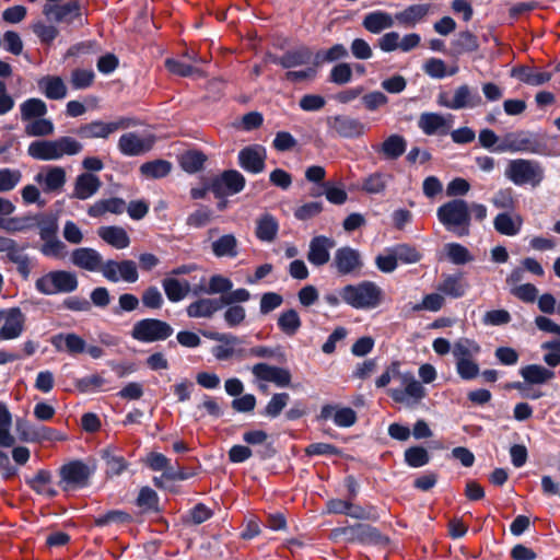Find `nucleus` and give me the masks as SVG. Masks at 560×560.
I'll list each match as a JSON object with an SVG mask.
<instances>
[{
    "label": "nucleus",
    "instance_id": "1",
    "mask_svg": "<svg viewBox=\"0 0 560 560\" xmlns=\"http://www.w3.org/2000/svg\"><path fill=\"white\" fill-rule=\"evenodd\" d=\"M343 303L354 310L371 311L382 304L383 289L373 281L346 284L339 290Z\"/></svg>",
    "mask_w": 560,
    "mask_h": 560
},
{
    "label": "nucleus",
    "instance_id": "2",
    "mask_svg": "<svg viewBox=\"0 0 560 560\" xmlns=\"http://www.w3.org/2000/svg\"><path fill=\"white\" fill-rule=\"evenodd\" d=\"M436 217L441 224L458 237L470 233L469 205L460 198L452 199L436 210Z\"/></svg>",
    "mask_w": 560,
    "mask_h": 560
},
{
    "label": "nucleus",
    "instance_id": "3",
    "mask_svg": "<svg viewBox=\"0 0 560 560\" xmlns=\"http://www.w3.org/2000/svg\"><path fill=\"white\" fill-rule=\"evenodd\" d=\"M504 176L515 186L536 188L545 179V167L537 160L513 159L508 162Z\"/></svg>",
    "mask_w": 560,
    "mask_h": 560
},
{
    "label": "nucleus",
    "instance_id": "4",
    "mask_svg": "<svg viewBox=\"0 0 560 560\" xmlns=\"http://www.w3.org/2000/svg\"><path fill=\"white\" fill-rule=\"evenodd\" d=\"M79 281L74 272L52 270L44 273L35 281V289L44 295L72 293L78 289Z\"/></svg>",
    "mask_w": 560,
    "mask_h": 560
},
{
    "label": "nucleus",
    "instance_id": "5",
    "mask_svg": "<svg viewBox=\"0 0 560 560\" xmlns=\"http://www.w3.org/2000/svg\"><path fill=\"white\" fill-rule=\"evenodd\" d=\"M332 535L342 537L347 542L360 545L383 546L388 542V538L382 535L376 527L365 523L335 528Z\"/></svg>",
    "mask_w": 560,
    "mask_h": 560
},
{
    "label": "nucleus",
    "instance_id": "6",
    "mask_svg": "<svg viewBox=\"0 0 560 560\" xmlns=\"http://www.w3.org/2000/svg\"><path fill=\"white\" fill-rule=\"evenodd\" d=\"M174 332L173 327L164 320L143 318L136 322L131 329V337L143 343L164 341Z\"/></svg>",
    "mask_w": 560,
    "mask_h": 560
},
{
    "label": "nucleus",
    "instance_id": "7",
    "mask_svg": "<svg viewBox=\"0 0 560 560\" xmlns=\"http://www.w3.org/2000/svg\"><path fill=\"white\" fill-rule=\"evenodd\" d=\"M498 153H530L540 152V144L533 133L525 130L506 132L495 147Z\"/></svg>",
    "mask_w": 560,
    "mask_h": 560
},
{
    "label": "nucleus",
    "instance_id": "8",
    "mask_svg": "<svg viewBox=\"0 0 560 560\" xmlns=\"http://www.w3.org/2000/svg\"><path fill=\"white\" fill-rule=\"evenodd\" d=\"M92 470L81 460H73L61 466L59 486L63 491H74L89 485Z\"/></svg>",
    "mask_w": 560,
    "mask_h": 560
},
{
    "label": "nucleus",
    "instance_id": "9",
    "mask_svg": "<svg viewBox=\"0 0 560 560\" xmlns=\"http://www.w3.org/2000/svg\"><path fill=\"white\" fill-rule=\"evenodd\" d=\"M246 184L244 175L236 170H226L213 177L209 184V190L215 198L223 199L241 192Z\"/></svg>",
    "mask_w": 560,
    "mask_h": 560
},
{
    "label": "nucleus",
    "instance_id": "10",
    "mask_svg": "<svg viewBox=\"0 0 560 560\" xmlns=\"http://www.w3.org/2000/svg\"><path fill=\"white\" fill-rule=\"evenodd\" d=\"M404 388L389 389V396L396 401L406 404L407 406L418 405L425 396L427 390L423 385L417 381L411 372L400 375Z\"/></svg>",
    "mask_w": 560,
    "mask_h": 560
},
{
    "label": "nucleus",
    "instance_id": "11",
    "mask_svg": "<svg viewBox=\"0 0 560 560\" xmlns=\"http://www.w3.org/2000/svg\"><path fill=\"white\" fill-rule=\"evenodd\" d=\"M132 125L133 120L127 117H121L118 120L109 122L93 120L81 125L77 130V135L82 139H107L115 131L129 128Z\"/></svg>",
    "mask_w": 560,
    "mask_h": 560
},
{
    "label": "nucleus",
    "instance_id": "12",
    "mask_svg": "<svg viewBox=\"0 0 560 560\" xmlns=\"http://www.w3.org/2000/svg\"><path fill=\"white\" fill-rule=\"evenodd\" d=\"M0 340L8 341L20 338L26 324V315L20 307L0 308Z\"/></svg>",
    "mask_w": 560,
    "mask_h": 560
},
{
    "label": "nucleus",
    "instance_id": "13",
    "mask_svg": "<svg viewBox=\"0 0 560 560\" xmlns=\"http://www.w3.org/2000/svg\"><path fill=\"white\" fill-rule=\"evenodd\" d=\"M454 125L452 114H441L436 112H423L420 114L417 126L423 135L432 137H445L450 133Z\"/></svg>",
    "mask_w": 560,
    "mask_h": 560
},
{
    "label": "nucleus",
    "instance_id": "14",
    "mask_svg": "<svg viewBox=\"0 0 560 560\" xmlns=\"http://www.w3.org/2000/svg\"><path fill=\"white\" fill-rule=\"evenodd\" d=\"M101 273L106 280L114 283L119 281L135 283L139 279L137 264L131 259L120 261L108 259L104 261Z\"/></svg>",
    "mask_w": 560,
    "mask_h": 560
},
{
    "label": "nucleus",
    "instance_id": "15",
    "mask_svg": "<svg viewBox=\"0 0 560 560\" xmlns=\"http://www.w3.org/2000/svg\"><path fill=\"white\" fill-rule=\"evenodd\" d=\"M363 265L361 253L350 246H342L336 249L331 262V267L340 276L359 273Z\"/></svg>",
    "mask_w": 560,
    "mask_h": 560
},
{
    "label": "nucleus",
    "instance_id": "16",
    "mask_svg": "<svg viewBox=\"0 0 560 560\" xmlns=\"http://www.w3.org/2000/svg\"><path fill=\"white\" fill-rule=\"evenodd\" d=\"M267 151L261 144L246 145L240 150L237 162L249 174H260L266 168Z\"/></svg>",
    "mask_w": 560,
    "mask_h": 560
},
{
    "label": "nucleus",
    "instance_id": "17",
    "mask_svg": "<svg viewBox=\"0 0 560 560\" xmlns=\"http://www.w3.org/2000/svg\"><path fill=\"white\" fill-rule=\"evenodd\" d=\"M43 14L48 21L60 24H72L77 20L81 22L80 5L77 1H69L62 4L46 3L43 7Z\"/></svg>",
    "mask_w": 560,
    "mask_h": 560
},
{
    "label": "nucleus",
    "instance_id": "18",
    "mask_svg": "<svg viewBox=\"0 0 560 560\" xmlns=\"http://www.w3.org/2000/svg\"><path fill=\"white\" fill-rule=\"evenodd\" d=\"M252 374L255 381L270 382L281 388L288 387L292 378L288 369L269 365L262 362L252 366Z\"/></svg>",
    "mask_w": 560,
    "mask_h": 560
},
{
    "label": "nucleus",
    "instance_id": "19",
    "mask_svg": "<svg viewBox=\"0 0 560 560\" xmlns=\"http://www.w3.org/2000/svg\"><path fill=\"white\" fill-rule=\"evenodd\" d=\"M154 144L152 136H140L137 132H127L120 136L118 149L126 156H138L149 152Z\"/></svg>",
    "mask_w": 560,
    "mask_h": 560
},
{
    "label": "nucleus",
    "instance_id": "20",
    "mask_svg": "<svg viewBox=\"0 0 560 560\" xmlns=\"http://www.w3.org/2000/svg\"><path fill=\"white\" fill-rule=\"evenodd\" d=\"M328 127L339 137L352 139L364 135L365 126L358 118L337 115L327 119Z\"/></svg>",
    "mask_w": 560,
    "mask_h": 560
},
{
    "label": "nucleus",
    "instance_id": "21",
    "mask_svg": "<svg viewBox=\"0 0 560 560\" xmlns=\"http://www.w3.org/2000/svg\"><path fill=\"white\" fill-rule=\"evenodd\" d=\"M45 194L59 192L66 184V171L61 166H46L34 176Z\"/></svg>",
    "mask_w": 560,
    "mask_h": 560
},
{
    "label": "nucleus",
    "instance_id": "22",
    "mask_svg": "<svg viewBox=\"0 0 560 560\" xmlns=\"http://www.w3.org/2000/svg\"><path fill=\"white\" fill-rule=\"evenodd\" d=\"M335 241L325 235L314 236L308 245L307 260L315 267H322L330 260V250Z\"/></svg>",
    "mask_w": 560,
    "mask_h": 560
},
{
    "label": "nucleus",
    "instance_id": "23",
    "mask_svg": "<svg viewBox=\"0 0 560 560\" xmlns=\"http://www.w3.org/2000/svg\"><path fill=\"white\" fill-rule=\"evenodd\" d=\"M70 260L73 266L90 272H101L104 264L103 256L92 247L73 249Z\"/></svg>",
    "mask_w": 560,
    "mask_h": 560
},
{
    "label": "nucleus",
    "instance_id": "24",
    "mask_svg": "<svg viewBox=\"0 0 560 560\" xmlns=\"http://www.w3.org/2000/svg\"><path fill=\"white\" fill-rule=\"evenodd\" d=\"M372 149L385 161L398 160L407 150V140L404 136L392 133L382 143L372 145Z\"/></svg>",
    "mask_w": 560,
    "mask_h": 560
},
{
    "label": "nucleus",
    "instance_id": "25",
    "mask_svg": "<svg viewBox=\"0 0 560 560\" xmlns=\"http://www.w3.org/2000/svg\"><path fill=\"white\" fill-rule=\"evenodd\" d=\"M482 104V98L478 92L467 84L459 85L453 94L446 108L458 110L463 108H475Z\"/></svg>",
    "mask_w": 560,
    "mask_h": 560
},
{
    "label": "nucleus",
    "instance_id": "26",
    "mask_svg": "<svg viewBox=\"0 0 560 560\" xmlns=\"http://www.w3.org/2000/svg\"><path fill=\"white\" fill-rule=\"evenodd\" d=\"M222 308L223 306L220 298H201L190 303L186 307V313L190 318H211Z\"/></svg>",
    "mask_w": 560,
    "mask_h": 560
},
{
    "label": "nucleus",
    "instance_id": "27",
    "mask_svg": "<svg viewBox=\"0 0 560 560\" xmlns=\"http://www.w3.org/2000/svg\"><path fill=\"white\" fill-rule=\"evenodd\" d=\"M39 92L48 100L60 101L67 96V85L58 75H44L37 81Z\"/></svg>",
    "mask_w": 560,
    "mask_h": 560
},
{
    "label": "nucleus",
    "instance_id": "28",
    "mask_svg": "<svg viewBox=\"0 0 560 560\" xmlns=\"http://www.w3.org/2000/svg\"><path fill=\"white\" fill-rule=\"evenodd\" d=\"M102 186L100 178L92 173H82L77 176L72 197L86 200L94 196Z\"/></svg>",
    "mask_w": 560,
    "mask_h": 560
},
{
    "label": "nucleus",
    "instance_id": "29",
    "mask_svg": "<svg viewBox=\"0 0 560 560\" xmlns=\"http://www.w3.org/2000/svg\"><path fill=\"white\" fill-rule=\"evenodd\" d=\"M312 51L305 46L298 47L285 51L282 56H275L271 61L281 66L284 69H291L299 66H304L311 62Z\"/></svg>",
    "mask_w": 560,
    "mask_h": 560
},
{
    "label": "nucleus",
    "instance_id": "30",
    "mask_svg": "<svg viewBox=\"0 0 560 560\" xmlns=\"http://www.w3.org/2000/svg\"><path fill=\"white\" fill-rule=\"evenodd\" d=\"M51 345L58 351H67L71 355L85 352V340L74 332L58 334L51 338Z\"/></svg>",
    "mask_w": 560,
    "mask_h": 560
},
{
    "label": "nucleus",
    "instance_id": "31",
    "mask_svg": "<svg viewBox=\"0 0 560 560\" xmlns=\"http://www.w3.org/2000/svg\"><path fill=\"white\" fill-rule=\"evenodd\" d=\"M395 25V15L382 10H375L364 15L362 26L372 34H381Z\"/></svg>",
    "mask_w": 560,
    "mask_h": 560
},
{
    "label": "nucleus",
    "instance_id": "32",
    "mask_svg": "<svg viewBox=\"0 0 560 560\" xmlns=\"http://www.w3.org/2000/svg\"><path fill=\"white\" fill-rule=\"evenodd\" d=\"M202 335L210 340L226 343L228 350L232 352V358L244 359L247 357V349L243 348L245 342L243 337L218 331H203Z\"/></svg>",
    "mask_w": 560,
    "mask_h": 560
},
{
    "label": "nucleus",
    "instance_id": "33",
    "mask_svg": "<svg viewBox=\"0 0 560 560\" xmlns=\"http://www.w3.org/2000/svg\"><path fill=\"white\" fill-rule=\"evenodd\" d=\"M8 260L15 265L18 273L23 280H27L32 273V270L37 265V259L31 257L24 247L16 245L14 249L7 257Z\"/></svg>",
    "mask_w": 560,
    "mask_h": 560
},
{
    "label": "nucleus",
    "instance_id": "34",
    "mask_svg": "<svg viewBox=\"0 0 560 560\" xmlns=\"http://www.w3.org/2000/svg\"><path fill=\"white\" fill-rule=\"evenodd\" d=\"M279 231V222L277 218L268 212L261 214L256 220V237L266 243H271L276 240Z\"/></svg>",
    "mask_w": 560,
    "mask_h": 560
},
{
    "label": "nucleus",
    "instance_id": "35",
    "mask_svg": "<svg viewBox=\"0 0 560 560\" xmlns=\"http://www.w3.org/2000/svg\"><path fill=\"white\" fill-rule=\"evenodd\" d=\"M268 434L262 430H252L243 434V441L249 445H260L256 451V455L260 459H268L275 456L276 450L271 443L267 442Z\"/></svg>",
    "mask_w": 560,
    "mask_h": 560
},
{
    "label": "nucleus",
    "instance_id": "36",
    "mask_svg": "<svg viewBox=\"0 0 560 560\" xmlns=\"http://www.w3.org/2000/svg\"><path fill=\"white\" fill-rule=\"evenodd\" d=\"M430 4L420 3L408 5L402 11L395 13V22L402 26H415L429 13Z\"/></svg>",
    "mask_w": 560,
    "mask_h": 560
},
{
    "label": "nucleus",
    "instance_id": "37",
    "mask_svg": "<svg viewBox=\"0 0 560 560\" xmlns=\"http://www.w3.org/2000/svg\"><path fill=\"white\" fill-rule=\"evenodd\" d=\"M523 225V219L518 214L501 212L493 220L494 230L506 236H515L520 233Z\"/></svg>",
    "mask_w": 560,
    "mask_h": 560
},
{
    "label": "nucleus",
    "instance_id": "38",
    "mask_svg": "<svg viewBox=\"0 0 560 560\" xmlns=\"http://www.w3.org/2000/svg\"><path fill=\"white\" fill-rule=\"evenodd\" d=\"M162 288L166 298L172 303L184 300L190 292V284L187 280H178L174 277H166L162 280Z\"/></svg>",
    "mask_w": 560,
    "mask_h": 560
},
{
    "label": "nucleus",
    "instance_id": "39",
    "mask_svg": "<svg viewBox=\"0 0 560 560\" xmlns=\"http://www.w3.org/2000/svg\"><path fill=\"white\" fill-rule=\"evenodd\" d=\"M126 209V202L121 198H108V199H101L94 202L92 206L88 209V214L91 218H100L103 214L109 212L114 214H120Z\"/></svg>",
    "mask_w": 560,
    "mask_h": 560
},
{
    "label": "nucleus",
    "instance_id": "40",
    "mask_svg": "<svg viewBox=\"0 0 560 560\" xmlns=\"http://www.w3.org/2000/svg\"><path fill=\"white\" fill-rule=\"evenodd\" d=\"M97 234L104 242L117 249L127 248L130 244L127 232L120 226H102Z\"/></svg>",
    "mask_w": 560,
    "mask_h": 560
},
{
    "label": "nucleus",
    "instance_id": "41",
    "mask_svg": "<svg viewBox=\"0 0 560 560\" xmlns=\"http://www.w3.org/2000/svg\"><path fill=\"white\" fill-rule=\"evenodd\" d=\"M523 380L532 385L545 384L555 377V372L539 364H529L520 370Z\"/></svg>",
    "mask_w": 560,
    "mask_h": 560
},
{
    "label": "nucleus",
    "instance_id": "42",
    "mask_svg": "<svg viewBox=\"0 0 560 560\" xmlns=\"http://www.w3.org/2000/svg\"><path fill=\"white\" fill-rule=\"evenodd\" d=\"M468 284L463 281L460 275H448L438 285V290L453 299H458L465 295Z\"/></svg>",
    "mask_w": 560,
    "mask_h": 560
},
{
    "label": "nucleus",
    "instance_id": "43",
    "mask_svg": "<svg viewBox=\"0 0 560 560\" xmlns=\"http://www.w3.org/2000/svg\"><path fill=\"white\" fill-rule=\"evenodd\" d=\"M238 242L233 234H224L214 242H212V253L215 257L234 258L237 256Z\"/></svg>",
    "mask_w": 560,
    "mask_h": 560
},
{
    "label": "nucleus",
    "instance_id": "44",
    "mask_svg": "<svg viewBox=\"0 0 560 560\" xmlns=\"http://www.w3.org/2000/svg\"><path fill=\"white\" fill-rule=\"evenodd\" d=\"M27 154L38 161H57L54 140H35L30 143Z\"/></svg>",
    "mask_w": 560,
    "mask_h": 560
},
{
    "label": "nucleus",
    "instance_id": "45",
    "mask_svg": "<svg viewBox=\"0 0 560 560\" xmlns=\"http://www.w3.org/2000/svg\"><path fill=\"white\" fill-rule=\"evenodd\" d=\"M46 103L36 97L28 98L20 105L22 121H30L35 118L44 117L47 114Z\"/></svg>",
    "mask_w": 560,
    "mask_h": 560
},
{
    "label": "nucleus",
    "instance_id": "46",
    "mask_svg": "<svg viewBox=\"0 0 560 560\" xmlns=\"http://www.w3.org/2000/svg\"><path fill=\"white\" fill-rule=\"evenodd\" d=\"M233 288V282L231 279L221 276V275H213L209 279V283L207 288L202 287H196L194 289V294L197 295L200 292L207 293V294H221L225 295L229 293V291Z\"/></svg>",
    "mask_w": 560,
    "mask_h": 560
},
{
    "label": "nucleus",
    "instance_id": "47",
    "mask_svg": "<svg viewBox=\"0 0 560 560\" xmlns=\"http://www.w3.org/2000/svg\"><path fill=\"white\" fill-rule=\"evenodd\" d=\"M277 325L284 335L291 337L299 331L302 322L299 313L295 310L290 308L280 313Z\"/></svg>",
    "mask_w": 560,
    "mask_h": 560
},
{
    "label": "nucleus",
    "instance_id": "48",
    "mask_svg": "<svg viewBox=\"0 0 560 560\" xmlns=\"http://www.w3.org/2000/svg\"><path fill=\"white\" fill-rule=\"evenodd\" d=\"M54 145L57 161L61 160L66 155L71 156L79 154L83 150V144L70 136L54 139Z\"/></svg>",
    "mask_w": 560,
    "mask_h": 560
},
{
    "label": "nucleus",
    "instance_id": "49",
    "mask_svg": "<svg viewBox=\"0 0 560 560\" xmlns=\"http://www.w3.org/2000/svg\"><path fill=\"white\" fill-rule=\"evenodd\" d=\"M480 350V346L475 340L462 338L454 343L452 353L455 361H459L475 358Z\"/></svg>",
    "mask_w": 560,
    "mask_h": 560
},
{
    "label": "nucleus",
    "instance_id": "50",
    "mask_svg": "<svg viewBox=\"0 0 560 560\" xmlns=\"http://www.w3.org/2000/svg\"><path fill=\"white\" fill-rule=\"evenodd\" d=\"M452 47L455 54L462 55L476 51L479 47V43L476 35L469 31H464L459 32L453 39Z\"/></svg>",
    "mask_w": 560,
    "mask_h": 560
},
{
    "label": "nucleus",
    "instance_id": "51",
    "mask_svg": "<svg viewBox=\"0 0 560 560\" xmlns=\"http://www.w3.org/2000/svg\"><path fill=\"white\" fill-rule=\"evenodd\" d=\"M172 171V163L166 160L145 162L140 166V172L148 178H163Z\"/></svg>",
    "mask_w": 560,
    "mask_h": 560
},
{
    "label": "nucleus",
    "instance_id": "52",
    "mask_svg": "<svg viewBox=\"0 0 560 560\" xmlns=\"http://www.w3.org/2000/svg\"><path fill=\"white\" fill-rule=\"evenodd\" d=\"M444 249L447 259L454 265H465L474 260L468 248L459 243H447Z\"/></svg>",
    "mask_w": 560,
    "mask_h": 560
},
{
    "label": "nucleus",
    "instance_id": "53",
    "mask_svg": "<svg viewBox=\"0 0 560 560\" xmlns=\"http://www.w3.org/2000/svg\"><path fill=\"white\" fill-rule=\"evenodd\" d=\"M35 219V226L42 241L58 236V221L52 215H38Z\"/></svg>",
    "mask_w": 560,
    "mask_h": 560
},
{
    "label": "nucleus",
    "instance_id": "54",
    "mask_svg": "<svg viewBox=\"0 0 560 560\" xmlns=\"http://www.w3.org/2000/svg\"><path fill=\"white\" fill-rule=\"evenodd\" d=\"M26 122L25 133L28 137H47L55 131L52 121L44 117L35 118Z\"/></svg>",
    "mask_w": 560,
    "mask_h": 560
},
{
    "label": "nucleus",
    "instance_id": "55",
    "mask_svg": "<svg viewBox=\"0 0 560 560\" xmlns=\"http://www.w3.org/2000/svg\"><path fill=\"white\" fill-rule=\"evenodd\" d=\"M39 252L49 258L62 259L67 256V245L57 236L43 241Z\"/></svg>",
    "mask_w": 560,
    "mask_h": 560
},
{
    "label": "nucleus",
    "instance_id": "56",
    "mask_svg": "<svg viewBox=\"0 0 560 560\" xmlns=\"http://www.w3.org/2000/svg\"><path fill=\"white\" fill-rule=\"evenodd\" d=\"M34 226L35 219L33 217H13L0 220V229L10 233L26 231Z\"/></svg>",
    "mask_w": 560,
    "mask_h": 560
},
{
    "label": "nucleus",
    "instance_id": "57",
    "mask_svg": "<svg viewBox=\"0 0 560 560\" xmlns=\"http://www.w3.org/2000/svg\"><path fill=\"white\" fill-rule=\"evenodd\" d=\"M512 75L526 84L535 86L541 85L551 79V74L549 72H535L525 67L514 69Z\"/></svg>",
    "mask_w": 560,
    "mask_h": 560
},
{
    "label": "nucleus",
    "instance_id": "58",
    "mask_svg": "<svg viewBox=\"0 0 560 560\" xmlns=\"http://www.w3.org/2000/svg\"><path fill=\"white\" fill-rule=\"evenodd\" d=\"M206 160V155L199 151H187L182 154L179 164L185 172L194 174L203 167Z\"/></svg>",
    "mask_w": 560,
    "mask_h": 560
},
{
    "label": "nucleus",
    "instance_id": "59",
    "mask_svg": "<svg viewBox=\"0 0 560 560\" xmlns=\"http://www.w3.org/2000/svg\"><path fill=\"white\" fill-rule=\"evenodd\" d=\"M392 178L390 175L375 172L369 175L362 184V189L368 194H381L386 189L388 180Z\"/></svg>",
    "mask_w": 560,
    "mask_h": 560
},
{
    "label": "nucleus",
    "instance_id": "60",
    "mask_svg": "<svg viewBox=\"0 0 560 560\" xmlns=\"http://www.w3.org/2000/svg\"><path fill=\"white\" fill-rule=\"evenodd\" d=\"M223 320L229 328H235L243 325L246 320V310L240 304L225 305Z\"/></svg>",
    "mask_w": 560,
    "mask_h": 560
},
{
    "label": "nucleus",
    "instance_id": "61",
    "mask_svg": "<svg viewBox=\"0 0 560 560\" xmlns=\"http://www.w3.org/2000/svg\"><path fill=\"white\" fill-rule=\"evenodd\" d=\"M22 172L18 168H0V194L13 190L22 179Z\"/></svg>",
    "mask_w": 560,
    "mask_h": 560
},
{
    "label": "nucleus",
    "instance_id": "62",
    "mask_svg": "<svg viewBox=\"0 0 560 560\" xmlns=\"http://www.w3.org/2000/svg\"><path fill=\"white\" fill-rule=\"evenodd\" d=\"M405 462L412 468L423 467L430 462V455L424 447L412 446L405 451Z\"/></svg>",
    "mask_w": 560,
    "mask_h": 560
},
{
    "label": "nucleus",
    "instance_id": "63",
    "mask_svg": "<svg viewBox=\"0 0 560 560\" xmlns=\"http://www.w3.org/2000/svg\"><path fill=\"white\" fill-rule=\"evenodd\" d=\"M137 505L145 512H156L159 510L158 493L150 487L140 489Z\"/></svg>",
    "mask_w": 560,
    "mask_h": 560
},
{
    "label": "nucleus",
    "instance_id": "64",
    "mask_svg": "<svg viewBox=\"0 0 560 560\" xmlns=\"http://www.w3.org/2000/svg\"><path fill=\"white\" fill-rule=\"evenodd\" d=\"M540 348L547 351L542 359L549 368L560 365V339L542 342Z\"/></svg>",
    "mask_w": 560,
    "mask_h": 560
}]
</instances>
